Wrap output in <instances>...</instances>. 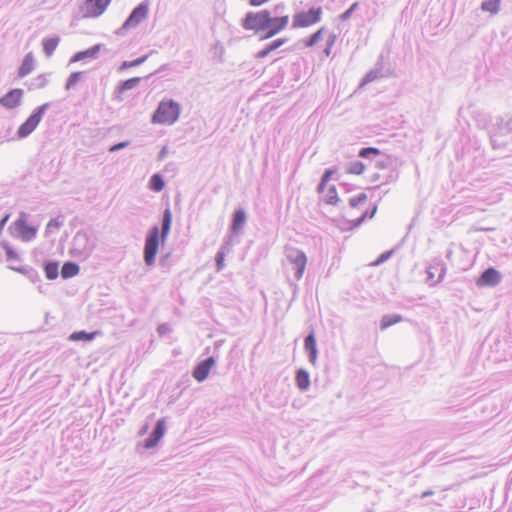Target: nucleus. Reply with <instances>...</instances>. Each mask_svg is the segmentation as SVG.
Masks as SVG:
<instances>
[{
    "mask_svg": "<svg viewBox=\"0 0 512 512\" xmlns=\"http://www.w3.org/2000/svg\"><path fill=\"white\" fill-rule=\"evenodd\" d=\"M172 225V212L167 206L161 217V228L158 225H153L147 232L145 237L143 258L147 266H152L155 263L156 255L159 250L160 243H164L171 231Z\"/></svg>",
    "mask_w": 512,
    "mask_h": 512,
    "instance_id": "1",
    "label": "nucleus"
},
{
    "mask_svg": "<svg viewBox=\"0 0 512 512\" xmlns=\"http://www.w3.org/2000/svg\"><path fill=\"white\" fill-rule=\"evenodd\" d=\"M181 106L173 99L161 101L152 114L151 121L157 124H174L180 116Z\"/></svg>",
    "mask_w": 512,
    "mask_h": 512,
    "instance_id": "2",
    "label": "nucleus"
},
{
    "mask_svg": "<svg viewBox=\"0 0 512 512\" xmlns=\"http://www.w3.org/2000/svg\"><path fill=\"white\" fill-rule=\"evenodd\" d=\"M94 248L95 243L90 238L88 232L80 230L72 239L69 253L74 258L86 260L91 255Z\"/></svg>",
    "mask_w": 512,
    "mask_h": 512,
    "instance_id": "3",
    "label": "nucleus"
},
{
    "mask_svg": "<svg viewBox=\"0 0 512 512\" xmlns=\"http://www.w3.org/2000/svg\"><path fill=\"white\" fill-rule=\"evenodd\" d=\"M149 0H143L136 7L132 9L122 26L118 28L115 33L119 36L124 35L125 31L136 28L143 22L149 14Z\"/></svg>",
    "mask_w": 512,
    "mask_h": 512,
    "instance_id": "4",
    "label": "nucleus"
},
{
    "mask_svg": "<svg viewBox=\"0 0 512 512\" xmlns=\"http://www.w3.org/2000/svg\"><path fill=\"white\" fill-rule=\"evenodd\" d=\"M50 108V103L36 107L29 117L18 127L16 135L19 139L28 137L39 125L44 114Z\"/></svg>",
    "mask_w": 512,
    "mask_h": 512,
    "instance_id": "5",
    "label": "nucleus"
},
{
    "mask_svg": "<svg viewBox=\"0 0 512 512\" xmlns=\"http://www.w3.org/2000/svg\"><path fill=\"white\" fill-rule=\"evenodd\" d=\"M392 75V70L388 59L384 54H380L374 67L369 70L361 80V86L371 83L381 78H387Z\"/></svg>",
    "mask_w": 512,
    "mask_h": 512,
    "instance_id": "6",
    "label": "nucleus"
},
{
    "mask_svg": "<svg viewBox=\"0 0 512 512\" xmlns=\"http://www.w3.org/2000/svg\"><path fill=\"white\" fill-rule=\"evenodd\" d=\"M268 14L269 10L267 9L258 12H247L242 19V27L255 33L264 32L269 21Z\"/></svg>",
    "mask_w": 512,
    "mask_h": 512,
    "instance_id": "7",
    "label": "nucleus"
},
{
    "mask_svg": "<svg viewBox=\"0 0 512 512\" xmlns=\"http://www.w3.org/2000/svg\"><path fill=\"white\" fill-rule=\"evenodd\" d=\"M16 235L24 242L32 241L37 235V227L28 224V214L21 212L13 223Z\"/></svg>",
    "mask_w": 512,
    "mask_h": 512,
    "instance_id": "8",
    "label": "nucleus"
},
{
    "mask_svg": "<svg viewBox=\"0 0 512 512\" xmlns=\"http://www.w3.org/2000/svg\"><path fill=\"white\" fill-rule=\"evenodd\" d=\"M322 16V8L321 7H311L307 11L297 12L293 17L294 28L297 27H309L313 24L318 23L321 20Z\"/></svg>",
    "mask_w": 512,
    "mask_h": 512,
    "instance_id": "9",
    "label": "nucleus"
},
{
    "mask_svg": "<svg viewBox=\"0 0 512 512\" xmlns=\"http://www.w3.org/2000/svg\"><path fill=\"white\" fill-rule=\"evenodd\" d=\"M286 258L292 266L295 279L297 281L300 280L304 274L307 264L306 254L297 248H291L286 251Z\"/></svg>",
    "mask_w": 512,
    "mask_h": 512,
    "instance_id": "10",
    "label": "nucleus"
},
{
    "mask_svg": "<svg viewBox=\"0 0 512 512\" xmlns=\"http://www.w3.org/2000/svg\"><path fill=\"white\" fill-rule=\"evenodd\" d=\"M112 0H85L80 7L83 17L96 18L101 16Z\"/></svg>",
    "mask_w": 512,
    "mask_h": 512,
    "instance_id": "11",
    "label": "nucleus"
},
{
    "mask_svg": "<svg viewBox=\"0 0 512 512\" xmlns=\"http://www.w3.org/2000/svg\"><path fill=\"white\" fill-rule=\"evenodd\" d=\"M268 24L266 25L264 32L265 34L261 36V40L271 38L281 32L286 28L289 22V16H272V12L269 11L268 14Z\"/></svg>",
    "mask_w": 512,
    "mask_h": 512,
    "instance_id": "12",
    "label": "nucleus"
},
{
    "mask_svg": "<svg viewBox=\"0 0 512 512\" xmlns=\"http://www.w3.org/2000/svg\"><path fill=\"white\" fill-rule=\"evenodd\" d=\"M166 431V421L164 418H160L157 420L153 430L149 434V436L144 440L143 447L145 449H152L156 447L159 441L162 439Z\"/></svg>",
    "mask_w": 512,
    "mask_h": 512,
    "instance_id": "13",
    "label": "nucleus"
},
{
    "mask_svg": "<svg viewBox=\"0 0 512 512\" xmlns=\"http://www.w3.org/2000/svg\"><path fill=\"white\" fill-rule=\"evenodd\" d=\"M216 364V357L210 356L196 364L192 371L193 378L201 383L205 381L210 373L211 368Z\"/></svg>",
    "mask_w": 512,
    "mask_h": 512,
    "instance_id": "14",
    "label": "nucleus"
},
{
    "mask_svg": "<svg viewBox=\"0 0 512 512\" xmlns=\"http://www.w3.org/2000/svg\"><path fill=\"white\" fill-rule=\"evenodd\" d=\"M501 281L500 272L494 267L485 269L476 281L478 287H495Z\"/></svg>",
    "mask_w": 512,
    "mask_h": 512,
    "instance_id": "15",
    "label": "nucleus"
},
{
    "mask_svg": "<svg viewBox=\"0 0 512 512\" xmlns=\"http://www.w3.org/2000/svg\"><path fill=\"white\" fill-rule=\"evenodd\" d=\"M23 90L20 88L10 89L6 94L0 97V106L6 109H15L22 103Z\"/></svg>",
    "mask_w": 512,
    "mask_h": 512,
    "instance_id": "16",
    "label": "nucleus"
},
{
    "mask_svg": "<svg viewBox=\"0 0 512 512\" xmlns=\"http://www.w3.org/2000/svg\"><path fill=\"white\" fill-rule=\"evenodd\" d=\"M247 221V214L243 208H237L234 210L229 226V234L237 236L243 230V227Z\"/></svg>",
    "mask_w": 512,
    "mask_h": 512,
    "instance_id": "17",
    "label": "nucleus"
},
{
    "mask_svg": "<svg viewBox=\"0 0 512 512\" xmlns=\"http://www.w3.org/2000/svg\"><path fill=\"white\" fill-rule=\"evenodd\" d=\"M304 349L308 355L309 362L315 364L318 356L316 336L314 330H311L304 339Z\"/></svg>",
    "mask_w": 512,
    "mask_h": 512,
    "instance_id": "18",
    "label": "nucleus"
},
{
    "mask_svg": "<svg viewBox=\"0 0 512 512\" xmlns=\"http://www.w3.org/2000/svg\"><path fill=\"white\" fill-rule=\"evenodd\" d=\"M103 45L102 44H95L88 49L78 51L76 52L71 58L70 63L82 61L88 58L96 59L98 57L99 52L101 51Z\"/></svg>",
    "mask_w": 512,
    "mask_h": 512,
    "instance_id": "19",
    "label": "nucleus"
},
{
    "mask_svg": "<svg viewBox=\"0 0 512 512\" xmlns=\"http://www.w3.org/2000/svg\"><path fill=\"white\" fill-rule=\"evenodd\" d=\"M142 78L141 77H132L123 81H120L118 86L116 87L114 91V98L122 100L120 95L124 92L134 89L140 82Z\"/></svg>",
    "mask_w": 512,
    "mask_h": 512,
    "instance_id": "20",
    "label": "nucleus"
},
{
    "mask_svg": "<svg viewBox=\"0 0 512 512\" xmlns=\"http://www.w3.org/2000/svg\"><path fill=\"white\" fill-rule=\"evenodd\" d=\"M396 159L393 156L386 155L380 151L379 155H376L374 159V167L377 169H390L393 173V168L395 166Z\"/></svg>",
    "mask_w": 512,
    "mask_h": 512,
    "instance_id": "21",
    "label": "nucleus"
},
{
    "mask_svg": "<svg viewBox=\"0 0 512 512\" xmlns=\"http://www.w3.org/2000/svg\"><path fill=\"white\" fill-rule=\"evenodd\" d=\"M287 42L286 38H278L276 40H273L269 44H267L263 49L258 51L255 55L257 59H263L267 57L271 52L277 50L280 48L283 44Z\"/></svg>",
    "mask_w": 512,
    "mask_h": 512,
    "instance_id": "22",
    "label": "nucleus"
},
{
    "mask_svg": "<svg viewBox=\"0 0 512 512\" xmlns=\"http://www.w3.org/2000/svg\"><path fill=\"white\" fill-rule=\"evenodd\" d=\"M296 386L300 391H306L310 386V375L307 370L300 368L295 374Z\"/></svg>",
    "mask_w": 512,
    "mask_h": 512,
    "instance_id": "23",
    "label": "nucleus"
},
{
    "mask_svg": "<svg viewBox=\"0 0 512 512\" xmlns=\"http://www.w3.org/2000/svg\"><path fill=\"white\" fill-rule=\"evenodd\" d=\"M34 69V57L33 54L30 52L25 55L24 59L22 60V63L20 67L18 68V76L20 78H23L27 76L29 73H31Z\"/></svg>",
    "mask_w": 512,
    "mask_h": 512,
    "instance_id": "24",
    "label": "nucleus"
},
{
    "mask_svg": "<svg viewBox=\"0 0 512 512\" xmlns=\"http://www.w3.org/2000/svg\"><path fill=\"white\" fill-rule=\"evenodd\" d=\"M80 272V267L76 262L66 261L61 268V277L63 279H70Z\"/></svg>",
    "mask_w": 512,
    "mask_h": 512,
    "instance_id": "25",
    "label": "nucleus"
},
{
    "mask_svg": "<svg viewBox=\"0 0 512 512\" xmlns=\"http://www.w3.org/2000/svg\"><path fill=\"white\" fill-rule=\"evenodd\" d=\"M43 270L48 280H55L59 275V262L56 260H47L43 264Z\"/></svg>",
    "mask_w": 512,
    "mask_h": 512,
    "instance_id": "26",
    "label": "nucleus"
},
{
    "mask_svg": "<svg viewBox=\"0 0 512 512\" xmlns=\"http://www.w3.org/2000/svg\"><path fill=\"white\" fill-rule=\"evenodd\" d=\"M100 334V331L87 332L85 330L75 331L70 336L69 339L71 341H84L91 342L93 341L97 335Z\"/></svg>",
    "mask_w": 512,
    "mask_h": 512,
    "instance_id": "27",
    "label": "nucleus"
},
{
    "mask_svg": "<svg viewBox=\"0 0 512 512\" xmlns=\"http://www.w3.org/2000/svg\"><path fill=\"white\" fill-rule=\"evenodd\" d=\"M403 321L400 314H385L380 320V329L386 330L387 328Z\"/></svg>",
    "mask_w": 512,
    "mask_h": 512,
    "instance_id": "28",
    "label": "nucleus"
},
{
    "mask_svg": "<svg viewBox=\"0 0 512 512\" xmlns=\"http://www.w3.org/2000/svg\"><path fill=\"white\" fill-rule=\"evenodd\" d=\"M148 187L153 192H161L165 187V181L160 173L153 174L148 182Z\"/></svg>",
    "mask_w": 512,
    "mask_h": 512,
    "instance_id": "29",
    "label": "nucleus"
},
{
    "mask_svg": "<svg viewBox=\"0 0 512 512\" xmlns=\"http://www.w3.org/2000/svg\"><path fill=\"white\" fill-rule=\"evenodd\" d=\"M11 269L25 275L33 283L40 281L39 273L33 267L21 266L11 267Z\"/></svg>",
    "mask_w": 512,
    "mask_h": 512,
    "instance_id": "30",
    "label": "nucleus"
},
{
    "mask_svg": "<svg viewBox=\"0 0 512 512\" xmlns=\"http://www.w3.org/2000/svg\"><path fill=\"white\" fill-rule=\"evenodd\" d=\"M59 37L44 38L42 41L43 51L46 56H51L59 44Z\"/></svg>",
    "mask_w": 512,
    "mask_h": 512,
    "instance_id": "31",
    "label": "nucleus"
},
{
    "mask_svg": "<svg viewBox=\"0 0 512 512\" xmlns=\"http://www.w3.org/2000/svg\"><path fill=\"white\" fill-rule=\"evenodd\" d=\"M85 75H86L85 71L72 72L65 82V85H64L65 90L69 91L72 88H74L82 80V78Z\"/></svg>",
    "mask_w": 512,
    "mask_h": 512,
    "instance_id": "32",
    "label": "nucleus"
},
{
    "mask_svg": "<svg viewBox=\"0 0 512 512\" xmlns=\"http://www.w3.org/2000/svg\"><path fill=\"white\" fill-rule=\"evenodd\" d=\"M49 76L50 74L44 73L33 78L28 85V89L35 90L44 88L48 83Z\"/></svg>",
    "mask_w": 512,
    "mask_h": 512,
    "instance_id": "33",
    "label": "nucleus"
},
{
    "mask_svg": "<svg viewBox=\"0 0 512 512\" xmlns=\"http://www.w3.org/2000/svg\"><path fill=\"white\" fill-rule=\"evenodd\" d=\"M344 169L348 174L361 175L365 170V165L361 161H353L345 164Z\"/></svg>",
    "mask_w": 512,
    "mask_h": 512,
    "instance_id": "34",
    "label": "nucleus"
},
{
    "mask_svg": "<svg viewBox=\"0 0 512 512\" xmlns=\"http://www.w3.org/2000/svg\"><path fill=\"white\" fill-rule=\"evenodd\" d=\"M148 57H149V55L146 54V55H143V56L138 57L131 61H123L121 63V65L119 66L118 71L122 72V71L132 68V67H138V66L142 65L148 59Z\"/></svg>",
    "mask_w": 512,
    "mask_h": 512,
    "instance_id": "35",
    "label": "nucleus"
},
{
    "mask_svg": "<svg viewBox=\"0 0 512 512\" xmlns=\"http://www.w3.org/2000/svg\"><path fill=\"white\" fill-rule=\"evenodd\" d=\"M501 0H484L481 3V9L495 15L500 10Z\"/></svg>",
    "mask_w": 512,
    "mask_h": 512,
    "instance_id": "36",
    "label": "nucleus"
},
{
    "mask_svg": "<svg viewBox=\"0 0 512 512\" xmlns=\"http://www.w3.org/2000/svg\"><path fill=\"white\" fill-rule=\"evenodd\" d=\"M380 154V150L375 147H363L359 150L358 156L363 159H371L374 161L376 155Z\"/></svg>",
    "mask_w": 512,
    "mask_h": 512,
    "instance_id": "37",
    "label": "nucleus"
},
{
    "mask_svg": "<svg viewBox=\"0 0 512 512\" xmlns=\"http://www.w3.org/2000/svg\"><path fill=\"white\" fill-rule=\"evenodd\" d=\"M325 28L322 27L316 32L312 33L306 40H305V46L307 47H313L316 45L321 39Z\"/></svg>",
    "mask_w": 512,
    "mask_h": 512,
    "instance_id": "38",
    "label": "nucleus"
},
{
    "mask_svg": "<svg viewBox=\"0 0 512 512\" xmlns=\"http://www.w3.org/2000/svg\"><path fill=\"white\" fill-rule=\"evenodd\" d=\"M62 225L63 221L60 220L59 217L50 219V221L46 225L45 234L48 235L50 233H53L54 231L59 230Z\"/></svg>",
    "mask_w": 512,
    "mask_h": 512,
    "instance_id": "39",
    "label": "nucleus"
},
{
    "mask_svg": "<svg viewBox=\"0 0 512 512\" xmlns=\"http://www.w3.org/2000/svg\"><path fill=\"white\" fill-rule=\"evenodd\" d=\"M325 201L327 204L335 205L340 201V198L338 197L336 187L334 185L330 186L328 188V192L326 194Z\"/></svg>",
    "mask_w": 512,
    "mask_h": 512,
    "instance_id": "40",
    "label": "nucleus"
},
{
    "mask_svg": "<svg viewBox=\"0 0 512 512\" xmlns=\"http://www.w3.org/2000/svg\"><path fill=\"white\" fill-rule=\"evenodd\" d=\"M376 211H377V206L376 205H374L371 209H367L360 217H358L354 221V226H360L365 221V219L373 218L375 213H376Z\"/></svg>",
    "mask_w": 512,
    "mask_h": 512,
    "instance_id": "41",
    "label": "nucleus"
},
{
    "mask_svg": "<svg viewBox=\"0 0 512 512\" xmlns=\"http://www.w3.org/2000/svg\"><path fill=\"white\" fill-rule=\"evenodd\" d=\"M367 201V195L365 193H360L357 196L350 197L348 199V204L352 208H356L359 205L365 203Z\"/></svg>",
    "mask_w": 512,
    "mask_h": 512,
    "instance_id": "42",
    "label": "nucleus"
},
{
    "mask_svg": "<svg viewBox=\"0 0 512 512\" xmlns=\"http://www.w3.org/2000/svg\"><path fill=\"white\" fill-rule=\"evenodd\" d=\"M381 179H384L382 184H387L389 182L394 181L396 179V176L393 173H389L387 176L381 175L380 173H374L371 176L370 181L377 182V181H380Z\"/></svg>",
    "mask_w": 512,
    "mask_h": 512,
    "instance_id": "43",
    "label": "nucleus"
},
{
    "mask_svg": "<svg viewBox=\"0 0 512 512\" xmlns=\"http://www.w3.org/2000/svg\"><path fill=\"white\" fill-rule=\"evenodd\" d=\"M233 235L229 234L227 238L224 240L223 244L219 248L218 252H223V255H227L232 251L233 243H232Z\"/></svg>",
    "mask_w": 512,
    "mask_h": 512,
    "instance_id": "44",
    "label": "nucleus"
},
{
    "mask_svg": "<svg viewBox=\"0 0 512 512\" xmlns=\"http://www.w3.org/2000/svg\"><path fill=\"white\" fill-rule=\"evenodd\" d=\"M359 3L354 2L347 10L339 15L341 21H347L351 18L352 14L358 9Z\"/></svg>",
    "mask_w": 512,
    "mask_h": 512,
    "instance_id": "45",
    "label": "nucleus"
},
{
    "mask_svg": "<svg viewBox=\"0 0 512 512\" xmlns=\"http://www.w3.org/2000/svg\"><path fill=\"white\" fill-rule=\"evenodd\" d=\"M3 248L5 250L6 258L8 261L18 259L17 252L8 243H4Z\"/></svg>",
    "mask_w": 512,
    "mask_h": 512,
    "instance_id": "46",
    "label": "nucleus"
},
{
    "mask_svg": "<svg viewBox=\"0 0 512 512\" xmlns=\"http://www.w3.org/2000/svg\"><path fill=\"white\" fill-rule=\"evenodd\" d=\"M393 254H394L393 249L383 252L382 254H380L378 256V258L375 260L373 265L377 266V265H380V264L386 262L388 259H390L392 257Z\"/></svg>",
    "mask_w": 512,
    "mask_h": 512,
    "instance_id": "47",
    "label": "nucleus"
},
{
    "mask_svg": "<svg viewBox=\"0 0 512 512\" xmlns=\"http://www.w3.org/2000/svg\"><path fill=\"white\" fill-rule=\"evenodd\" d=\"M225 255H223V252H217L215 255V265L216 270L221 271L225 267Z\"/></svg>",
    "mask_w": 512,
    "mask_h": 512,
    "instance_id": "48",
    "label": "nucleus"
},
{
    "mask_svg": "<svg viewBox=\"0 0 512 512\" xmlns=\"http://www.w3.org/2000/svg\"><path fill=\"white\" fill-rule=\"evenodd\" d=\"M130 144L129 141H122V142H118L114 145H112L110 148H109V152L113 153V152H117V151H120L126 147H128Z\"/></svg>",
    "mask_w": 512,
    "mask_h": 512,
    "instance_id": "49",
    "label": "nucleus"
},
{
    "mask_svg": "<svg viewBox=\"0 0 512 512\" xmlns=\"http://www.w3.org/2000/svg\"><path fill=\"white\" fill-rule=\"evenodd\" d=\"M337 172L336 168H328L324 171L321 178L323 179V182H329L333 175Z\"/></svg>",
    "mask_w": 512,
    "mask_h": 512,
    "instance_id": "50",
    "label": "nucleus"
},
{
    "mask_svg": "<svg viewBox=\"0 0 512 512\" xmlns=\"http://www.w3.org/2000/svg\"><path fill=\"white\" fill-rule=\"evenodd\" d=\"M168 152H169L168 151V147L167 146H163L161 148V150L159 151L158 155H157V160L158 161H163L166 158Z\"/></svg>",
    "mask_w": 512,
    "mask_h": 512,
    "instance_id": "51",
    "label": "nucleus"
},
{
    "mask_svg": "<svg viewBox=\"0 0 512 512\" xmlns=\"http://www.w3.org/2000/svg\"><path fill=\"white\" fill-rule=\"evenodd\" d=\"M10 218V214L6 213L2 219H0V234L2 233L3 228L5 227L6 223L8 222Z\"/></svg>",
    "mask_w": 512,
    "mask_h": 512,
    "instance_id": "52",
    "label": "nucleus"
},
{
    "mask_svg": "<svg viewBox=\"0 0 512 512\" xmlns=\"http://www.w3.org/2000/svg\"><path fill=\"white\" fill-rule=\"evenodd\" d=\"M269 0H249V4L251 6L257 7L261 6L262 4L268 2Z\"/></svg>",
    "mask_w": 512,
    "mask_h": 512,
    "instance_id": "53",
    "label": "nucleus"
},
{
    "mask_svg": "<svg viewBox=\"0 0 512 512\" xmlns=\"http://www.w3.org/2000/svg\"><path fill=\"white\" fill-rule=\"evenodd\" d=\"M327 183H328V182H323V179L321 178V179H320V182H319V184H318V186H317V191H318L319 193H322V192L325 190Z\"/></svg>",
    "mask_w": 512,
    "mask_h": 512,
    "instance_id": "54",
    "label": "nucleus"
},
{
    "mask_svg": "<svg viewBox=\"0 0 512 512\" xmlns=\"http://www.w3.org/2000/svg\"><path fill=\"white\" fill-rule=\"evenodd\" d=\"M434 494V491L433 490H426L424 491L421 495H420V498L421 499H425L429 496H432Z\"/></svg>",
    "mask_w": 512,
    "mask_h": 512,
    "instance_id": "55",
    "label": "nucleus"
},
{
    "mask_svg": "<svg viewBox=\"0 0 512 512\" xmlns=\"http://www.w3.org/2000/svg\"><path fill=\"white\" fill-rule=\"evenodd\" d=\"M335 39H336V36L335 35H330L328 40H327V46L329 47H332L334 42H335Z\"/></svg>",
    "mask_w": 512,
    "mask_h": 512,
    "instance_id": "56",
    "label": "nucleus"
},
{
    "mask_svg": "<svg viewBox=\"0 0 512 512\" xmlns=\"http://www.w3.org/2000/svg\"><path fill=\"white\" fill-rule=\"evenodd\" d=\"M283 9H284V5L283 4H278V5H276L274 7L273 13L277 14V13L281 12Z\"/></svg>",
    "mask_w": 512,
    "mask_h": 512,
    "instance_id": "57",
    "label": "nucleus"
},
{
    "mask_svg": "<svg viewBox=\"0 0 512 512\" xmlns=\"http://www.w3.org/2000/svg\"><path fill=\"white\" fill-rule=\"evenodd\" d=\"M223 344V340H218L214 343V349L218 350Z\"/></svg>",
    "mask_w": 512,
    "mask_h": 512,
    "instance_id": "58",
    "label": "nucleus"
},
{
    "mask_svg": "<svg viewBox=\"0 0 512 512\" xmlns=\"http://www.w3.org/2000/svg\"><path fill=\"white\" fill-rule=\"evenodd\" d=\"M340 186L345 189L346 192H349L351 190V186L346 183H340Z\"/></svg>",
    "mask_w": 512,
    "mask_h": 512,
    "instance_id": "59",
    "label": "nucleus"
},
{
    "mask_svg": "<svg viewBox=\"0 0 512 512\" xmlns=\"http://www.w3.org/2000/svg\"><path fill=\"white\" fill-rule=\"evenodd\" d=\"M165 68H166V64H163L157 71H155L154 73H151L148 77L158 74L159 72L163 71Z\"/></svg>",
    "mask_w": 512,
    "mask_h": 512,
    "instance_id": "60",
    "label": "nucleus"
},
{
    "mask_svg": "<svg viewBox=\"0 0 512 512\" xmlns=\"http://www.w3.org/2000/svg\"><path fill=\"white\" fill-rule=\"evenodd\" d=\"M165 329H166V326L165 325H160L158 327V332L159 334H163L165 332Z\"/></svg>",
    "mask_w": 512,
    "mask_h": 512,
    "instance_id": "61",
    "label": "nucleus"
},
{
    "mask_svg": "<svg viewBox=\"0 0 512 512\" xmlns=\"http://www.w3.org/2000/svg\"><path fill=\"white\" fill-rule=\"evenodd\" d=\"M330 51H331V47L327 46L325 49H324V53L328 56L330 54Z\"/></svg>",
    "mask_w": 512,
    "mask_h": 512,
    "instance_id": "62",
    "label": "nucleus"
},
{
    "mask_svg": "<svg viewBox=\"0 0 512 512\" xmlns=\"http://www.w3.org/2000/svg\"><path fill=\"white\" fill-rule=\"evenodd\" d=\"M427 274L429 279H433L434 275L430 270L427 271Z\"/></svg>",
    "mask_w": 512,
    "mask_h": 512,
    "instance_id": "63",
    "label": "nucleus"
},
{
    "mask_svg": "<svg viewBox=\"0 0 512 512\" xmlns=\"http://www.w3.org/2000/svg\"><path fill=\"white\" fill-rule=\"evenodd\" d=\"M146 429H147V426H144V427L142 428V430L140 431V434L145 433V432H146Z\"/></svg>",
    "mask_w": 512,
    "mask_h": 512,
    "instance_id": "64",
    "label": "nucleus"
}]
</instances>
